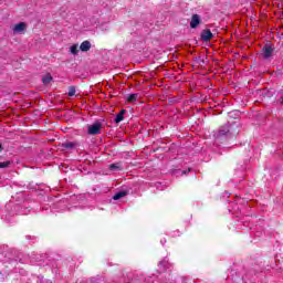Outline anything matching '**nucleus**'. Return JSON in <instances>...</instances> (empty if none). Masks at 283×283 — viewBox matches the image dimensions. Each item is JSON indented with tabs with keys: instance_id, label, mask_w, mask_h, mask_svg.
Wrapping results in <instances>:
<instances>
[{
	"instance_id": "obj_16",
	"label": "nucleus",
	"mask_w": 283,
	"mask_h": 283,
	"mask_svg": "<svg viewBox=\"0 0 283 283\" xmlns=\"http://www.w3.org/2000/svg\"><path fill=\"white\" fill-rule=\"evenodd\" d=\"M109 169H111V171H115V169H120V166H118L116 164H111Z\"/></svg>"
},
{
	"instance_id": "obj_5",
	"label": "nucleus",
	"mask_w": 283,
	"mask_h": 283,
	"mask_svg": "<svg viewBox=\"0 0 283 283\" xmlns=\"http://www.w3.org/2000/svg\"><path fill=\"white\" fill-rule=\"evenodd\" d=\"M228 134H233V132L229 129V125H223L218 130V136H228Z\"/></svg>"
},
{
	"instance_id": "obj_3",
	"label": "nucleus",
	"mask_w": 283,
	"mask_h": 283,
	"mask_svg": "<svg viewBox=\"0 0 283 283\" xmlns=\"http://www.w3.org/2000/svg\"><path fill=\"white\" fill-rule=\"evenodd\" d=\"M200 23H202V20L200 19V17L198 14H193L190 20V28L192 30H196V28H198Z\"/></svg>"
},
{
	"instance_id": "obj_9",
	"label": "nucleus",
	"mask_w": 283,
	"mask_h": 283,
	"mask_svg": "<svg viewBox=\"0 0 283 283\" xmlns=\"http://www.w3.org/2000/svg\"><path fill=\"white\" fill-rule=\"evenodd\" d=\"M42 83H43L44 85H50V83H52V75H50V74L44 75V76L42 77Z\"/></svg>"
},
{
	"instance_id": "obj_14",
	"label": "nucleus",
	"mask_w": 283,
	"mask_h": 283,
	"mask_svg": "<svg viewBox=\"0 0 283 283\" xmlns=\"http://www.w3.org/2000/svg\"><path fill=\"white\" fill-rule=\"evenodd\" d=\"M69 96H76V88L74 86L69 87Z\"/></svg>"
},
{
	"instance_id": "obj_17",
	"label": "nucleus",
	"mask_w": 283,
	"mask_h": 283,
	"mask_svg": "<svg viewBox=\"0 0 283 283\" xmlns=\"http://www.w3.org/2000/svg\"><path fill=\"white\" fill-rule=\"evenodd\" d=\"M2 148V145L0 144V149Z\"/></svg>"
},
{
	"instance_id": "obj_12",
	"label": "nucleus",
	"mask_w": 283,
	"mask_h": 283,
	"mask_svg": "<svg viewBox=\"0 0 283 283\" xmlns=\"http://www.w3.org/2000/svg\"><path fill=\"white\" fill-rule=\"evenodd\" d=\"M70 52H71V54H73L74 56H76V54H78V44H73V45L70 48Z\"/></svg>"
},
{
	"instance_id": "obj_1",
	"label": "nucleus",
	"mask_w": 283,
	"mask_h": 283,
	"mask_svg": "<svg viewBox=\"0 0 283 283\" xmlns=\"http://www.w3.org/2000/svg\"><path fill=\"white\" fill-rule=\"evenodd\" d=\"M101 129H103V123L96 120L92 125H88L87 134H90V136H98Z\"/></svg>"
},
{
	"instance_id": "obj_7",
	"label": "nucleus",
	"mask_w": 283,
	"mask_h": 283,
	"mask_svg": "<svg viewBox=\"0 0 283 283\" xmlns=\"http://www.w3.org/2000/svg\"><path fill=\"white\" fill-rule=\"evenodd\" d=\"M27 28H28V24H25V22H20V23L14 25L13 32H18V33L19 32H25Z\"/></svg>"
},
{
	"instance_id": "obj_8",
	"label": "nucleus",
	"mask_w": 283,
	"mask_h": 283,
	"mask_svg": "<svg viewBox=\"0 0 283 283\" xmlns=\"http://www.w3.org/2000/svg\"><path fill=\"white\" fill-rule=\"evenodd\" d=\"M91 49H92V43H90V41L87 40L82 42L80 45L81 52H90Z\"/></svg>"
},
{
	"instance_id": "obj_2",
	"label": "nucleus",
	"mask_w": 283,
	"mask_h": 283,
	"mask_svg": "<svg viewBox=\"0 0 283 283\" xmlns=\"http://www.w3.org/2000/svg\"><path fill=\"white\" fill-rule=\"evenodd\" d=\"M261 52L263 54V59H271V56H273V46L266 44L262 48Z\"/></svg>"
},
{
	"instance_id": "obj_6",
	"label": "nucleus",
	"mask_w": 283,
	"mask_h": 283,
	"mask_svg": "<svg viewBox=\"0 0 283 283\" xmlns=\"http://www.w3.org/2000/svg\"><path fill=\"white\" fill-rule=\"evenodd\" d=\"M125 114H127L126 109H120L119 113L115 116V123L118 125V123H123L125 120Z\"/></svg>"
},
{
	"instance_id": "obj_10",
	"label": "nucleus",
	"mask_w": 283,
	"mask_h": 283,
	"mask_svg": "<svg viewBox=\"0 0 283 283\" xmlns=\"http://www.w3.org/2000/svg\"><path fill=\"white\" fill-rule=\"evenodd\" d=\"M136 101H138V94L134 93L127 96V102L128 103H136Z\"/></svg>"
},
{
	"instance_id": "obj_15",
	"label": "nucleus",
	"mask_w": 283,
	"mask_h": 283,
	"mask_svg": "<svg viewBox=\"0 0 283 283\" xmlns=\"http://www.w3.org/2000/svg\"><path fill=\"white\" fill-rule=\"evenodd\" d=\"M8 167H10V160L2 161V163L0 161V169H6Z\"/></svg>"
},
{
	"instance_id": "obj_11",
	"label": "nucleus",
	"mask_w": 283,
	"mask_h": 283,
	"mask_svg": "<svg viewBox=\"0 0 283 283\" xmlns=\"http://www.w3.org/2000/svg\"><path fill=\"white\" fill-rule=\"evenodd\" d=\"M125 196H127L126 191H119L114 195L113 200H120V198H125Z\"/></svg>"
},
{
	"instance_id": "obj_13",
	"label": "nucleus",
	"mask_w": 283,
	"mask_h": 283,
	"mask_svg": "<svg viewBox=\"0 0 283 283\" xmlns=\"http://www.w3.org/2000/svg\"><path fill=\"white\" fill-rule=\"evenodd\" d=\"M75 144L72 142L63 143L62 147L63 149H74Z\"/></svg>"
},
{
	"instance_id": "obj_4",
	"label": "nucleus",
	"mask_w": 283,
	"mask_h": 283,
	"mask_svg": "<svg viewBox=\"0 0 283 283\" xmlns=\"http://www.w3.org/2000/svg\"><path fill=\"white\" fill-rule=\"evenodd\" d=\"M211 39H213V33L211 32V30L206 29L201 32V41H211Z\"/></svg>"
}]
</instances>
